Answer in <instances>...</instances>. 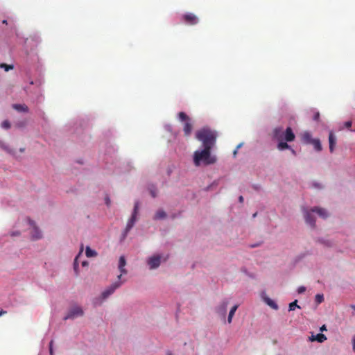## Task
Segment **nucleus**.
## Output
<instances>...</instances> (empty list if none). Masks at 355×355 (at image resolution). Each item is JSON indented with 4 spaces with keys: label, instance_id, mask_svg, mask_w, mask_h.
Returning a JSON list of instances; mask_svg holds the SVG:
<instances>
[{
    "label": "nucleus",
    "instance_id": "obj_1",
    "mask_svg": "<svg viewBox=\"0 0 355 355\" xmlns=\"http://www.w3.org/2000/svg\"><path fill=\"white\" fill-rule=\"evenodd\" d=\"M196 139L202 144V149H198L193 153V160L196 166H209L216 162L215 155L211 154L216 139V132L204 128L196 133Z\"/></svg>",
    "mask_w": 355,
    "mask_h": 355
},
{
    "label": "nucleus",
    "instance_id": "obj_2",
    "mask_svg": "<svg viewBox=\"0 0 355 355\" xmlns=\"http://www.w3.org/2000/svg\"><path fill=\"white\" fill-rule=\"evenodd\" d=\"M125 281H116L112 283L107 288H105L99 297H95L93 300V305L94 306H100L107 298L112 295L114 291L119 288Z\"/></svg>",
    "mask_w": 355,
    "mask_h": 355
},
{
    "label": "nucleus",
    "instance_id": "obj_3",
    "mask_svg": "<svg viewBox=\"0 0 355 355\" xmlns=\"http://www.w3.org/2000/svg\"><path fill=\"white\" fill-rule=\"evenodd\" d=\"M272 138L277 141L284 140L286 141H293L295 138V134L293 133L291 128L288 127L285 131L281 126L276 127L272 131Z\"/></svg>",
    "mask_w": 355,
    "mask_h": 355
},
{
    "label": "nucleus",
    "instance_id": "obj_4",
    "mask_svg": "<svg viewBox=\"0 0 355 355\" xmlns=\"http://www.w3.org/2000/svg\"><path fill=\"white\" fill-rule=\"evenodd\" d=\"M139 203L138 201L135 202L134 208L131 214L130 218L128 219L126 226L121 234L120 241L123 242L127 237L129 232L132 230V228L135 225V223L137 220V216L139 213Z\"/></svg>",
    "mask_w": 355,
    "mask_h": 355
},
{
    "label": "nucleus",
    "instance_id": "obj_5",
    "mask_svg": "<svg viewBox=\"0 0 355 355\" xmlns=\"http://www.w3.org/2000/svg\"><path fill=\"white\" fill-rule=\"evenodd\" d=\"M229 302V299L225 298L219 302V304L215 307V312L223 321H225L226 319V314Z\"/></svg>",
    "mask_w": 355,
    "mask_h": 355
},
{
    "label": "nucleus",
    "instance_id": "obj_6",
    "mask_svg": "<svg viewBox=\"0 0 355 355\" xmlns=\"http://www.w3.org/2000/svg\"><path fill=\"white\" fill-rule=\"evenodd\" d=\"M83 314L84 311L82 307L78 305H74L69 309L67 313L63 318V320H73L76 318L83 316Z\"/></svg>",
    "mask_w": 355,
    "mask_h": 355
},
{
    "label": "nucleus",
    "instance_id": "obj_7",
    "mask_svg": "<svg viewBox=\"0 0 355 355\" xmlns=\"http://www.w3.org/2000/svg\"><path fill=\"white\" fill-rule=\"evenodd\" d=\"M162 262V256L160 254H153L149 257L146 263L150 270H155L159 268Z\"/></svg>",
    "mask_w": 355,
    "mask_h": 355
},
{
    "label": "nucleus",
    "instance_id": "obj_8",
    "mask_svg": "<svg viewBox=\"0 0 355 355\" xmlns=\"http://www.w3.org/2000/svg\"><path fill=\"white\" fill-rule=\"evenodd\" d=\"M304 217L305 219L306 223L311 226V227H315V220L314 214L315 211H313V208L311 209H308L306 208L302 209Z\"/></svg>",
    "mask_w": 355,
    "mask_h": 355
},
{
    "label": "nucleus",
    "instance_id": "obj_9",
    "mask_svg": "<svg viewBox=\"0 0 355 355\" xmlns=\"http://www.w3.org/2000/svg\"><path fill=\"white\" fill-rule=\"evenodd\" d=\"M28 222L31 227V237L33 241L39 240L42 237V233L41 230L36 225L35 223L30 218H28Z\"/></svg>",
    "mask_w": 355,
    "mask_h": 355
},
{
    "label": "nucleus",
    "instance_id": "obj_10",
    "mask_svg": "<svg viewBox=\"0 0 355 355\" xmlns=\"http://www.w3.org/2000/svg\"><path fill=\"white\" fill-rule=\"evenodd\" d=\"M178 119L180 121L185 122L184 126V132L185 135H189L192 130V125L189 121V117L184 112H181L178 114Z\"/></svg>",
    "mask_w": 355,
    "mask_h": 355
},
{
    "label": "nucleus",
    "instance_id": "obj_11",
    "mask_svg": "<svg viewBox=\"0 0 355 355\" xmlns=\"http://www.w3.org/2000/svg\"><path fill=\"white\" fill-rule=\"evenodd\" d=\"M186 23L190 25L196 24L198 22V17L193 13H187L183 16Z\"/></svg>",
    "mask_w": 355,
    "mask_h": 355
},
{
    "label": "nucleus",
    "instance_id": "obj_12",
    "mask_svg": "<svg viewBox=\"0 0 355 355\" xmlns=\"http://www.w3.org/2000/svg\"><path fill=\"white\" fill-rule=\"evenodd\" d=\"M261 297L264 302L272 309L277 310L279 309L277 304L274 300L268 297L264 292L262 293Z\"/></svg>",
    "mask_w": 355,
    "mask_h": 355
},
{
    "label": "nucleus",
    "instance_id": "obj_13",
    "mask_svg": "<svg viewBox=\"0 0 355 355\" xmlns=\"http://www.w3.org/2000/svg\"><path fill=\"white\" fill-rule=\"evenodd\" d=\"M336 144V137L334 135L333 131H330L329 134V150L331 153L334 151V148Z\"/></svg>",
    "mask_w": 355,
    "mask_h": 355
},
{
    "label": "nucleus",
    "instance_id": "obj_14",
    "mask_svg": "<svg viewBox=\"0 0 355 355\" xmlns=\"http://www.w3.org/2000/svg\"><path fill=\"white\" fill-rule=\"evenodd\" d=\"M327 340V337L323 334H318L317 335H314L312 334V335L309 338V340L313 342V341H318V343H323L324 340Z\"/></svg>",
    "mask_w": 355,
    "mask_h": 355
},
{
    "label": "nucleus",
    "instance_id": "obj_15",
    "mask_svg": "<svg viewBox=\"0 0 355 355\" xmlns=\"http://www.w3.org/2000/svg\"><path fill=\"white\" fill-rule=\"evenodd\" d=\"M313 139L311 132L309 131H305L302 134V141L306 144H311V141H313Z\"/></svg>",
    "mask_w": 355,
    "mask_h": 355
},
{
    "label": "nucleus",
    "instance_id": "obj_16",
    "mask_svg": "<svg viewBox=\"0 0 355 355\" xmlns=\"http://www.w3.org/2000/svg\"><path fill=\"white\" fill-rule=\"evenodd\" d=\"M12 108L19 112H28V107L25 104H12Z\"/></svg>",
    "mask_w": 355,
    "mask_h": 355
},
{
    "label": "nucleus",
    "instance_id": "obj_17",
    "mask_svg": "<svg viewBox=\"0 0 355 355\" xmlns=\"http://www.w3.org/2000/svg\"><path fill=\"white\" fill-rule=\"evenodd\" d=\"M313 211L323 218H326L328 216L327 210L323 208L315 207L313 208Z\"/></svg>",
    "mask_w": 355,
    "mask_h": 355
},
{
    "label": "nucleus",
    "instance_id": "obj_18",
    "mask_svg": "<svg viewBox=\"0 0 355 355\" xmlns=\"http://www.w3.org/2000/svg\"><path fill=\"white\" fill-rule=\"evenodd\" d=\"M239 308L238 304H234L230 310L228 317H227V323L231 324L232 322V318L234 315L235 312L236 311L237 309Z\"/></svg>",
    "mask_w": 355,
    "mask_h": 355
},
{
    "label": "nucleus",
    "instance_id": "obj_19",
    "mask_svg": "<svg viewBox=\"0 0 355 355\" xmlns=\"http://www.w3.org/2000/svg\"><path fill=\"white\" fill-rule=\"evenodd\" d=\"M82 252H83V248H81L80 252L78 254V255L74 259L73 270H74V272L76 275H78L79 273V272H78V265H79L78 259H79L80 257L81 256Z\"/></svg>",
    "mask_w": 355,
    "mask_h": 355
},
{
    "label": "nucleus",
    "instance_id": "obj_20",
    "mask_svg": "<svg viewBox=\"0 0 355 355\" xmlns=\"http://www.w3.org/2000/svg\"><path fill=\"white\" fill-rule=\"evenodd\" d=\"M310 144L313 145L314 149L318 152L322 150V144L319 139H314L313 141H311Z\"/></svg>",
    "mask_w": 355,
    "mask_h": 355
},
{
    "label": "nucleus",
    "instance_id": "obj_21",
    "mask_svg": "<svg viewBox=\"0 0 355 355\" xmlns=\"http://www.w3.org/2000/svg\"><path fill=\"white\" fill-rule=\"evenodd\" d=\"M0 148H1L6 153L14 155V150L10 148V146L4 143L3 141L0 140Z\"/></svg>",
    "mask_w": 355,
    "mask_h": 355
},
{
    "label": "nucleus",
    "instance_id": "obj_22",
    "mask_svg": "<svg viewBox=\"0 0 355 355\" xmlns=\"http://www.w3.org/2000/svg\"><path fill=\"white\" fill-rule=\"evenodd\" d=\"M278 144H277V148L279 150H284L285 149H288V148H291V146H289L287 142L288 141H286L284 140H282V141H278Z\"/></svg>",
    "mask_w": 355,
    "mask_h": 355
},
{
    "label": "nucleus",
    "instance_id": "obj_23",
    "mask_svg": "<svg viewBox=\"0 0 355 355\" xmlns=\"http://www.w3.org/2000/svg\"><path fill=\"white\" fill-rule=\"evenodd\" d=\"M166 217V212L162 209H159L155 213L154 218L155 220H162V219L165 218Z\"/></svg>",
    "mask_w": 355,
    "mask_h": 355
},
{
    "label": "nucleus",
    "instance_id": "obj_24",
    "mask_svg": "<svg viewBox=\"0 0 355 355\" xmlns=\"http://www.w3.org/2000/svg\"><path fill=\"white\" fill-rule=\"evenodd\" d=\"M85 254L87 257H94L97 255V252L90 247L87 246L85 249Z\"/></svg>",
    "mask_w": 355,
    "mask_h": 355
},
{
    "label": "nucleus",
    "instance_id": "obj_25",
    "mask_svg": "<svg viewBox=\"0 0 355 355\" xmlns=\"http://www.w3.org/2000/svg\"><path fill=\"white\" fill-rule=\"evenodd\" d=\"M318 242L327 247H331L333 245V241L329 239H319Z\"/></svg>",
    "mask_w": 355,
    "mask_h": 355
},
{
    "label": "nucleus",
    "instance_id": "obj_26",
    "mask_svg": "<svg viewBox=\"0 0 355 355\" xmlns=\"http://www.w3.org/2000/svg\"><path fill=\"white\" fill-rule=\"evenodd\" d=\"M125 266H118L120 271V275L117 276V281H121V276L127 274L128 271L125 268Z\"/></svg>",
    "mask_w": 355,
    "mask_h": 355
},
{
    "label": "nucleus",
    "instance_id": "obj_27",
    "mask_svg": "<svg viewBox=\"0 0 355 355\" xmlns=\"http://www.w3.org/2000/svg\"><path fill=\"white\" fill-rule=\"evenodd\" d=\"M297 300H295L293 302H292L291 303H290L289 305H288V311H293L296 308L300 309V306L299 305H297Z\"/></svg>",
    "mask_w": 355,
    "mask_h": 355
},
{
    "label": "nucleus",
    "instance_id": "obj_28",
    "mask_svg": "<svg viewBox=\"0 0 355 355\" xmlns=\"http://www.w3.org/2000/svg\"><path fill=\"white\" fill-rule=\"evenodd\" d=\"M126 266V260L124 256H121L119 259V266Z\"/></svg>",
    "mask_w": 355,
    "mask_h": 355
},
{
    "label": "nucleus",
    "instance_id": "obj_29",
    "mask_svg": "<svg viewBox=\"0 0 355 355\" xmlns=\"http://www.w3.org/2000/svg\"><path fill=\"white\" fill-rule=\"evenodd\" d=\"M0 68L4 69L6 71H8L13 69V65H8L6 64L1 63L0 64Z\"/></svg>",
    "mask_w": 355,
    "mask_h": 355
},
{
    "label": "nucleus",
    "instance_id": "obj_30",
    "mask_svg": "<svg viewBox=\"0 0 355 355\" xmlns=\"http://www.w3.org/2000/svg\"><path fill=\"white\" fill-rule=\"evenodd\" d=\"M1 126L2 128L7 130L10 128V123L8 120H5L1 123Z\"/></svg>",
    "mask_w": 355,
    "mask_h": 355
},
{
    "label": "nucleus",
    "instance_id": "obj_31",
    "mask_svg": "<svg viewBox=\"0 0 355 355\" xmlns=\"http://www.w3.org/2000/svg\"><path fill=\"white\" fill-rule=\"evenodd\" d=\"M324 300V297H323V295L322 294H317L315 295V301L318 302V303H321Z\"/></svg>",
    "mask_w": 355,
    "mask_h": 355
},
{
    "label": "nucleus",
    "instance_id": "obj_32",
    "mask_svg": "<svg viewBox=\"0 0 355 355\" xmlns=\"http://www.w3.org/2000/svg\"><path fill=\"white\" fill-rule=\"evenodd\" d=\"M150 193L153 198H155L157 196L156 189L154 187H152L149 189Z\"/></svg>",
    "mask_w": 355,
    "mask_h": 355
},
{
    "label": "nucleus",
    "instance_id": "obj_33",
    "mask_svg": "<svg viewBox=\"0 0 355 355\" xmlns=\"http://www.w3.org/2000/svg\"><path fill=\"white\" fill-rule=\"evenodd\" d=\"M305 291H306V287H305V286H299V287H298V288H297V293H298L299 294H302V293H304V292H305Z\"/></svg>",
    "mask_w": 355,
    "mask_h": 355
},
{
    "label": "nucleus",
    "instance_id": "obj_34",
    "mask_svg": "<svg viewBox=\"0 0 355 355\" xmlns=\"http://www.w3.org/2000/svg\"><path fill=\"white\" fill-rule=\"evenodd\" d=\"M53 340H51V342L49 343V353H50V355H53Z\"/></svg>",
    "mask_w": 355,
    "mask_h": 355
},
{
    "label": "nucleus",
    "instance_id": "obj_35",
    "mask_svg": "<svg viewBox=\"0 0 355 355\" xmlns=\"http://www.w3.org/2000/svg\"><path fill=\"white\" fill-rule=\"evenodd\" d=\"M352 121H346L345 123H344V126L347 128H349L351 126H352Z\"/></svg>",
    "mask_w": 355,
    "mask_h": 355
},
{
    "label": "nucleus",
    "instance_id": "obj_36",
    "mask_svg": "<svg viewBox=\"0 0 355 355\" xmlns=\"http://www.w3.org/2000/svg\"><path fill=\"white\" fill-rule=\"evenodd\" d=\"M319 117H320V114H319V112H318L315 113V114H314V116H313V119H314L315 121H318V120L319 119Z\"/></svg>",
    "mask_w": 355,
    "mask_h": 355
},
{
    "label": "nucleus",
    "instance_id": "obj_37",
    "mask_svg": "<svg viewBox=\"0 0 355 355\" xmlns=\"http://www.w3.org/2000/svg\"><path fill=\"white\" fill-rule=\"evenodd\" d=\"M352 349L353 351L355 352V335L353 336L352 338Z\"/></svg>",
    "mask_w": 355,
    "mask_h": 355
},
{
    "label": "nucleus",
    "instance_id": "obj_38",
    "mask_svg": "<svg viewBox=\"0 0 355 355\" xmlns=\"http://www.w3.org/2000/svg\"><path fill=\"white\" fill-rule=\"evenodd\" d=\"M313 186L315 188H318V189H320L322 188V187L320 186V184L319 183H317V182H313Z\"/></svg>",
    "mask_w": 355,
    "mask_h": 355
},
{
    "label": "nucleus",
    "instance_id": "obj_39",
    "mask_svg": "<svg viewBox=\"0 0 355 355\" xmlns=\"http://www.w3.org/2000/svg\"><path fill=\"white\" fill-rule=\"evenodd\" d=\"M165 128L168 132H171L172 128H171V125H165Z\"/></svg>",
    "mask_w": 355,
    "mask_h": 355
},
{
    "label": "nucleus",
    "instance_id": "obj_40",
    "mask_svg": "<svg viewBox=\"0 0 355 355\" xmlns=\"http://www.w3.org/2000/svg\"><path fill=\"white\" fill-rule=\"evenodd\" d=\"M10 235L12 236H18L19 235V232H11Z\"/></svg>",
    "mask_w": 355,
    "mask_h": 355
},
{
    "label": "nucleus",
    "instance_id": "obj_41",
    "mask_svg": "<svg viewBox=\"0 0 355 355\" xmlns=\"http://www.w3.org/2000/svg\"><path fill=\"white\" fill-rule=\"evenodd\" d=\"M105 203H106V205L107 206H110V200L109 197H106L105 198Z\"/></svg>",
    "mask_w": 355,
    "mask_h": 355
},
{
    "label": "nucleus",
    "instance_id": "obj_42",
    "mask_svg": "<svg viewBox=\"0 0 355 355\" xmlns=\"http://www.w3.org/2000/svg\"><path fill=\"white\" fill-rule=\"evenodd\" d=\"M81 264L83 267H85V266H88V262H87V261H82Z\"/></svg>",
    "mask_w": 355,
    "mask_h": 355
},
{
    "label": "nucleus",
    "instance_id": "obj_43",
    "mask_svg": "<svg viewBox=\"0 0 355 355\" xmlns=\"http://www.w3.org/2000/svg\"><path fill=\"white\" fill-rule=\"evenodd\" d=\"M327 330L326 329V326L325 325H322L321 327H320V331H325Z\"/></svg>",
    "mask_w": 355,
    "mask_h": 355
},
{
    "label": "nucleus",
    "instance_id": "obj_44",
    "mask_svg": "<svg viewBox=\"0 0 355 355\" xmlns=\"http://www.w3.org/2000/svg\"><path fill=\"white\" fill-rule=\"evenodd\" d=\"M289 149L291 150V153H292V154H293V155H296V152H295V150L293 148H292L291 147V148H289Z\"/></svg>",
    "mask_w": 355,
    "mask_h": 355
},
{
    "label": "nucleus",
    "instance_id": "obj_45",
    "mask_svg": "<svg viewBox=\"0 0 355 355\" xmlns=\"http://www.w3.org/2000/svg\"><path fill=\"white\" fill-rule=\"evenodd\" d=\"M239 200L240 202H243V197L242 196H240L239 198Z\"/></svg>",
    "mask_w": 355,
    "mask_h": 355
},
{
    "label": "nucleus",
    "instance_id": "obj_46",
    "mask_svg": "<svg viewBox=\"0 0 355 355\" xmlns=\"http://www.w3.org/2000/svg\"><path fill=\"white\" fill-rule=\"evenodd\" d=\"M6 313V311H3V310H1V311H0V317H1V315H3L4 313Z\"/></svg>",
    "mask_w": 355,
    "mask_h": 355
},
{
    "label": "nucleus",
    "instance_id": "obj_47",
    "mask_svg": "<svg viewBox=\"0 0 355 355\" xmlns=\"http://www.w3.org/2000/svg\"><path fill=\"white\" fill-rule=\"evenodd\" d=\"M242 146H243V143H241V144H239L236 146V148H237V149L239 150V148H241V147Z\"/></svg>",
    "mask_w": 355,
    "mask_h": 355
},
{
    "label": "nucleus",
    "instance_id": "obj_48",
    "mask_svg": "<svg viewBox=\"0 0 355 355\" xmlns=\"http://www.w3.org/2000/svg\"><path fill=\"white\" fill-rule=\"evenodd\" d=\"M237 152H238V149H237V148H236V149L234 150V152H233V155H234V156H236V155Z\"/></svg>",
    "mask_w": 355,
    "mask_h": 355
},
{
    "label": "nucleus",
    "instance_id": "obj_49",
    "mask_svg": "<svg viewBox=\"0 0 355 355\" xmlns=\"http://www.w3.org/2000/svg\"><path fill=\"white\" fill-rule=\"evenodd\" d=\"M166 355H173L171 352H167Z\"/></svg>",
    "mask_w": 355,
    "mask_h": 355
},
{
    "label": "nucleus",
    "instance_id": "obj_50",
    "mask_svg": "<svg viewBox=\"0 0 355 355\" xmlns=\"http://www.w3.org/2000/svg\"><path fill=\"white\" fill-rule=\"evenodd\" d=\"M257 212H256V213H254V214L252 215V218H255V217L257 216Z\"/></svg>",
    "mask_w": 355,
    "mask_h": 355
},
{
    "label": "nucleus",
    "instance_id": "obj_51",
    "mask_svg": "<svg viewBox=\"0 0 355 355\" xmlns=\"http://www.w3.org/2000/svg\"><path fill=\"white\" fill-rule=\"evenodd\" d=\"M2 22H3V24H7V20H6V19H4V20H3V21H2Z\"/></svg>",
    "mask_w": 355,
    "mask_h": 355
},
{
    "label": "nucleus",
    "instance_id": "obj_52",
    "mask_svg": "<svg viewBox=\"0 0 355 355\" xmlns=\"http://www.w3.org/2000/svg\"><path fill=\"white\" fill-rule=\"evenodd\" d=\"M20 151H21V152H24V148H20Z\"/></svg>",
    "mask_w": 355,
    "mask_h": 355
},
{
    "label": "nucleus",
    "instance_id": "obj_53",
    "mask_svg": "<svg viewBox=\"0 0 355 355\" xmlns=\"http://www.w3.org/2000/svg\"><path fill=\"white\" fill-rule=\"evenodd\" d=\"M19 127L22 126V125H20L19 123L17 124Z\"/></svg>",
    "mask_w": 355,
    "mask_h": 355
},
{
    "label": "nucleus",
    "instance_id": "obj_54",
    "mask_svg": "<svg viewBox=\"0 0 355 355\" xmlns=\"http://www.w3.org/2000/svg\"><path fill=\"white\" fill-rule=\"evenodd\" d=\"M352 307H353L354 309H355V306H354V305H353V306H352Z\"/></svg>",
    "mask_w": 355,
    "mask_h": 355
}]
</instances>
